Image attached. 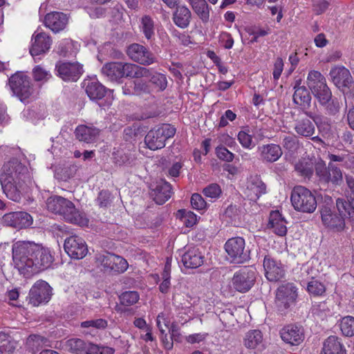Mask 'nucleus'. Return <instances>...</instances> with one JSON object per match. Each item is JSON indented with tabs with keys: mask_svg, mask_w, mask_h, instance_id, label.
Masks as SVG:
<instances>
[{
	"mask_svg": "<svg viewBox=\"0 0 354 354\" xmlns=\"http://www.w3.org/2000/svg\"><path fill=\"white\" fill-rule=\"evenodd\" d=\"M141 24L145 37L148 40L151 39L154 35L153 21L149 16L145 15L141 19Z\"/></svg>",
	"mask_w": 354,
	"mask_h": 354,
	"instance_id": "nucleus-46",
	"label": "nucleus"
},
{
	"mask_svg": "<svg viewBox=\"0 0 354 354\" xmlns=\"http://www.w3.org/2000/svg\"><path fill=\"white\" fill-rule=\"evenodd\" d=\"M14 350L15 346L10 337L4 333H0V354H12Z\"/></svg>",
	"mask_w": 354,
	"mask_h": 354,
	"instance_id": "nucleus-47",
	"label": "nucleus"
},
{
	"mask_svg": "<svg viewBox=\"0 0 354 354\" xmlns=\"http://www.w3.org/2000/svg\"><path fill=\"white\" fill-rule=\"evenodd\" d=\"M107 320L102 318L86 320L81 322L80 324V327L84 329L83 333L86 335H93V332L95 329L104 330L107 327Z\"/></svg>",
	"mask_w": 354,
	"mask_h": 354,
	"instance_id": "nucleus-39",
	"label": "nucleus"
},
{
	"mask_svg": "<svg viewBox=\"0 0 354 354\" xmlns=\"http://www.w3.org/2000/svg\"><path fill=\"white\" fill-rule=\"evenodd\" d=\"M49 340L44 336L32 334L26 339V345L31 350H39L44 346H48Z\"/></svg>",
	"mask_w": 354,
	"mask_h": 354,
	"instance_id": "nucleus-43",
	"label": "nucleus"
},
{
	"mask_svg": "<svg viewBox=\"0 0 354 354\" xmlns=\"http://www.w3.org/2000/svg\"><path fill=\"white\" fill-rule=\"evenodd\" d=\"M313 10L316 15L324 13L328 8L329 3L326 0H312Z\"/></svg>",
	"mask_w": 354,
	"mask_h": 354,
	"instance_id": "nucleus-63",
	"label": "nucleus"
},
{
	"mask_svg": "<svg viewBox=\"0 0 354 354\" xmlns=\"http://www.w3.org/2000/svg\"><path fill=\"white\" fill-rule=\"evenodd\" d=\"M203 194L207 198L217 199L221 195L222 190L218 184L211 183L203 189Z\"/></svg>",
	"mask_w": 354,
	"mask_h": 354,
	"instance_id": "nucleus-51",
	"label": "nucleus"
},
{
	"mask_svg": "<svg viewBox=\"0 0 354 354\" xmlns=\"http://www.w3.org/2000/svg\"><path fill=\"white\" fill-rule=\"evenodd\" d=\"M297 288L293 283H285L276 290L275 306L281 315H286L297 297Z\"/></svg>",
	"mask_w": 354,
	"mask_h": 354,
	"instance_id": "nucleus-9",
	"label": "nucleus"
},
{
	"mask_svg": "<svg viewBox=\"0 0 354 354\" xmlns=\"http://www.w3.org/2000/svg\"><path fill=\"white\" fill-rule=\"evenodd\" d=\"M307 290L310 294L315 296H319L325 292L326 288L320 281L312 279V280L308 283Z\"/></svg>",
	"mask_w": 354,
	"mask_h": 354,
	"instance_id": "nucleus-52",
	"label": "nucleus"
},
{
	"mask_svg": "<svg viewBox=\"0 0 354 354\" xmlns=\"http://www.w3.org/2000/svg\"><path fill=\"white\" fill-rule=\"evenodd\" d=\"M32 75L35 81L43 83L47 82L51 77V74L40 66H36L32 69Z\"/></svg>",
	"mask_w": 354,
	"mask_h": 354,
	"instance_id": "nucleus-53",
	"label": "nucleus"
},
{
	"mask_svg": "<svg viewBox=\"0 0 354 354\" xmlns=\"http://www.w3.org/2000/svg\"><path fill=\"white\" fill-rule=\"evenodd\" d=\"M28 178V168L17 159L13 158L6 162L2 167L0 183L6 196L19 202L26 192Z\"/></svg>",
	"mask_w": 354,
	"mask_h": 354,
	"instance_id": "nucleus-1",
	"label": "nucleus"
},
{
	"mask_svg": "<svg viewBox=\"0 0 354 354\" xmlns=\"http://www.w3.org/2000/svg\"><path fill=\"white\" fill-rule=\"evenodd\" d=\"M64 247L68 256L75 259L84 258L88 252L85 241L77 236L67 238L64 241Z\"/></svg>",
	"mask_w": 354,
	"mask_h": 354,
	"instance_id": "nucleus-18",
	"label": "nucleus"
},
{
	"mask_svg": "<svg viewBox=\"0 0 354 354\" xmlns=\"http://www.w3.org/2000/svg\"><path fill=\"white\" fill-rule=\"evenodd\" d=\"M320 354H346V353L339 339L331 335L324 341Z\"/></svg>",
	"mask_w": 354,
	"mask_h": 354,
	"instance_id": "nucleus-33",
	"label": "nucleus"
},
{
	"mask_svg": "<svg viewBox=\"0 0 354 354\" xmlns=\"http://www.w3.org/2000/svg\"><path fill=\"white\" fill-rule=\"evenodd\" d=\"M3 222L8 226L23 229L32 224V218L26 212H12L3 216Z\"/></svg>",
	"mask_w": 354,
	"mask_h": 354,
	"instance_id": "nucleus-19",
	"label": "nucleus"
},
{
	"mask_svg": "<svg viewBox=\"0 0 354 354\" xmlns=\"http://www.w3.org/2000/svg\"><path fill=\"white\" fill-rule=\"evenodd\" d=\"M263 341L262 333L259 330H253L246 333L244 344L250 349L256 348Z\"/></svg>",
	"mask_w": 354,
	"mask_h": 354,
	"instance_id": "nucleus-42",
	"label": "nucleus"
},
{
	"mask_svg": "<svg viewBox=\"0 0 354 354\" xmlns=\"http://www.w3.org/2000/svg\"><path fill=\"white\" fill-rule=\"evenodd\" d=\"M216 153L217 157L221 160L226 162H231L233 160L234 154L223 146L216 147Z\"/></svg>",
	"mask_w": 354,
	"mask_h": 354,
	"instance_id": "nucleus-59",
	"label": "nucleus"
},
{
	"mask_svg": "<svg viewBox=\"0 0 354 354\" xmlns=\"http://www.w3.org/2000/svg\"><path fill=\"white\" fill-rule=\"evenodd\" d=\"M76 138L86 143L94 142L99 136V129L86 125H79L75 131Z\"/></svg>",
	"mask_w": 354,
	"mask_h": 354,
	"instance_id": "nucleus-30",
	"label": "nucleus"
},
{
	"mask_svg": "<svg viewBox=\"0 0 354 354\" xmlns=\"http://www.w3.org/2000/svg\"><path fill=\"white\" fill-rule=\"evenodd\" d=\"M68 21V16L61 12H51L48 13L44 18L45 26L55 33L63 30Z\"/></svg>",
	"mask_w": 354,
	"mask_h": 354,
	"instance_id": "nucleus-22",
	"label": "nucleus"
},
{
	"mask_svg": "<svg viewBox=\"0 0 354 354\" xmlns=\"http://www.w3.org/2000/svg\"><path fill=\"white\" fill-rule=\"evenodd\" d=\"M263 268L267 279L277 282L284 278L285 269L280 261L276 260L271 255H266L263 259Z\"/></svg>",
	"mask_w": 354,
	"mask_h": 354,
	"instance_id": "nucleus-16",
	"label": "nucleus"
},
{
	"mask_svg": "<svg viewBox=\"0 0 354 354\" xmlns=\"http://www.w3.org/2000/svg\"><path fill=\"white\" fill-rule=\"evenodd\" d=\"M297 145L298 142L295 136H287L283 139V147L290 151H295L297 147Z\"/></svg>",
	"mask_w": 354,
	"mask_h": 354,
	"instance_id": "nucleus-61",
	"label": "nucleus"
},
{
	"mask_svg": "<svg viewBox=\"0 0 354 354\" xmlns=\"http://www.w3.org/2000/svg\"><path fill=\"white\" fill-rule=\"evenodd\" d=\"M204 256L198 248L189 249L183 256L182 262L187 268H197L204 262Z\"/></svg>",
	"mask_w": 354,
	"mask_h": 354,
	"instance_id": "nucleus-28",
	"label": "nucleus"
},
{
	"mask_svg": "<svg viewBox=\"0 0 354 354\" xmlns=\"http://www.w3.org/2000/svg\"><path fill=\"white\" fill-rule=\"evenodd\" d=\"M133 93L137 95L149 93V87L147 83L143 80H138L133 82Z\"/></svg>",
	"mask_w": 354,
	"mask_h": 354,
	"instance_id": "nucleus-60",
	"label": "nucleus"
},
{
	"mask_svg": "<svg viewBox=\"0 0 354 354\" xmlns=\"http://www.w3.org/2000/svg\"><path fill=\"white\" fill-rule=\"evenodd\" d=\"M191 204L194 209L198 210L204 209L207 206V203L203 196L197 193L192 194L191 197Z\"/></svg>",
	"mask_w": 354,
	"mask_h": 354,
	"instance_id": "nucleus-58",
	"label": "nucleus"
},
{
	"mask_svg": "<svg viewBox=\"0 0 354 354\" xmlns=\"http://www.w3.org/2000/svg\"><path fill=\"white\" fill-rule=\"evenodd\" d=\"M171 185L168 182L161 180L151 189L150 196L156 203L164 204L171 196Z\"/></svg>",
	"mask_w": 354,
	"mask_h": 354,
	"instance_id": "nucleus-23",
	"label": "nucleus"
},
{
	"mask_svg": "<svg viewBox=\"0 0 354 354\" xmlns=\"http://www.w3.org/2000/svg\"><path fill=\"white\" fill-rule=\"evenodd\" d=\"M84 86L88 96L93 101L103 99L108 91V89L96 80H84Z\"/></svg>",
	"mask_w": 354,
	"mask_h": 354,
	"instance_id": "nucleus-26",
	"label": "nucleus"
},
{
	"mask_svg": "<svg viewBox=\"0 0 354 354\" xmlns=\"http://www.w3.org/2000/svg\"><path fill=\"white\" fill-rule=\"evenodd\" d=\"M149 82L161 91H164L167 86V80L165 75L158 72H152L149 77Z\"/></svg>",
	"mask_w": 354,
	"mask_h": 354,
	"instance_id": "nucleus-45",
	"label": "nucleus"
},
{
	"mask_svg": "<svg viewBox=\"0 0 354 354\" xmlns=\"http://www.w3.org/2000/svg\"><path fill=\"white\" fill-rule=\"evenodd\" d=\"M315 170L321 185L326 186L331 184L333 186H339L343 183L342 170L333 162H329L326 166V163L321 160L316 163Z\"/></svg>",
	"mask_w": 354,
	"mask_h": 354,
	"instance_id": "nucleus-6",
	"label": "nucleus"
},
{
	"mask_svg": "<svg viewBox=\"0 0 354 354\" xmlns=\"http://www.w3.org/2000/svg\"><path fill=\"white\" fill-rule=\"evenodd\" d=\"M141 127L138 124H133L131 127H127L124 129V138L125 140L135 139L141 133Z\"/></svg>",
	"mask_w": 354,
	"mask_h": 354,
	"instance_id": "nucleus-56",
	"label": "nucleus"
},
{
	"mask_svg": "<svg viewBox=\"0 0 354 354\" xmlns=\"http://www.w3.org/2000/svg\"><path fill=\"white\" fill-rule=\"evenodd\" d=\"M247 190L248 197L250 200L255 201L266 193V185L259 177L255 176L248 182Z\"/></svg>",
	"mask_w": 354,
	"mask_h": 354,
	"instance_id": "nucleus-32",
	"label": "nucleus"
},
{
	"mask_svg": "<svg viewBox=\"0 0 354 354\" xmlns=\"http://www.w3.org/2000/svg\"><path fill=\"white\" fill-rule=\"evenodd\" d=\"M77 170V166L73 164L59 165L55 167V177L59 180L66 181L74 177Z\"/></svg>",
	"mask_w": 354,
	"mask_h": 354,
	"instance_id": "nucleus-36",
	"label": "nucleus"
},
{
	"mask_svg": "<svg viewBox=\"0 0 354 354\" xmlns=\"http://www.w3.org/2000/svg\"><path fill=\"white\" fill-rule=\"evenodd\" d=\"M320 214L324 225L329 230L340 232L345 227V221L339 214L332 211L330 207L324 205L321 207Z\"/></svg>",
	"mask_w": 354,
	"mask_h": 354,
	"instance_id": "nucleus-15",
	"label": "nucleus"
},
{
	"mask_svg": "<svg viewBox=\"0 0 354 354\" xmlns=\"http://www.w3.org/2000/svg\"><path fill=\"white\" fill-rule=\"evenodd\" d=\"M319 84V85H313V88H310V91L318 100L319 104H322V103H325L326 100H330L333 95L326 82H321Z\"/></svg>",
	"mask_w": 354,
	"mask_h": 354,
	"instance_id": "nucleus-40",
	"label": "nucleus"
},
{
	"mask_svg": "<svg viewBox=\"0 0 354 354\" xmlns=\"http://www.w3.org/2000/svg\"><path fill=\"white\" fill-rule=\"evenodd\" d=\"M176 129L170 124H164L151 129L145 138L147 148L155 151L165 146V142L175 135Z\"/></svg>",
	"mask_w": 354,
	"mask_h": 354,
	"instance_id": "nucleus-7",
	"label": "nucleus"
},
{
	"mask_svg": "<svg viewBox=\"0 0 354 354\" xmlns=\"http://www.w3.org/2000/svg\"><path fill=\"white\" fill-rule=\"evenodd\" d=\"M46 207L48 211L62 216L69 223L78 225H85L88 223V220L75 208V205L64 197L55 195L48 198Z\"/></svg>",
	"mask_w": 354,
	"mask_h": 354,
	"instance_id": "nucleus-2",
	"label": "nucleus"
},
{
	"mask_svg": "<svg viewBox=\"0 0 354 354\" xmlns=\"http://www.w3.org/2000/svg\"><path fill=\"white\" fill-rule=\"evenodd\" d=\"M97 202L101 207H107L111 203V194L107 190H102L98 195Z\"/></svg>",
	"mask_w": 354,
	"mask_h": 354,
	"instance_id": "nucleus-64",
	"label": "nucleus"
},
{
	"mask_svg": "<svg viewBox=\"0 0 354 354\" xmlns=\"http://www.w3.org/2000/svg\"><path fill=\"white\" fill-rule=\"evenodd\" d=\"M57 75L64 81H77L83 73L82 66L78 62H58L55 66Z\"/></svg>",
	"mask_w": 354,
	"mask_h": 354,
	"instance_id": "nucleus-17",
	"label": "nucleus"
},
{
	"mask_svg": "<svg viewBox=\"0 0 354 354\" xmlns=\"http://www.w3.org/2000/svg\"><path fill=\"white\" fill-rule=\"evenodd\" d=\"M295 169L301 174V176L310 178L313 174V169L311 165L308 163H299L295 165Z\"/></svg>",
	"mask_w": 354,
	"mask_h": 354,
	"instance_id": "nucleus-62",
	"label": "nucleus"
},
{
	"mask_svg": "<svg viewBox=\"0 0 354 354\" xmlns=\"http://www.w3.org/2000/svg\"><path fill=\"white\" fill-rule=\"evenodd\" d=\"M121 62H113L104 64L102 69V74L113 82H118L122 79Z\"/></svg>",
	"mask_w": 354,
	"mask_h": 354,
	"instance_id": "nucleus-35",
	"label": "nucleus"
},
{
	"mask_svg": "<svg viewBox=\"0 0 354 354\" xmlns=\"http://www.w3.org/2000/svg\"><path fill=\"white\" fill-rule=\"evenodd\" d=\"M258 151L260 159L263 162L268 163L276 162L283 154L280 145L272 143L259 146Z\"/></svg>",
	"mask_w": 354,
	"mask_h": 354,
	"instance_id": "nucleus-24",
	"label": "nucleus"
},
{
	"mask_svg": "<svg viewBox=\"0 0 354 354\" xmlns=\"http://www.w3.org/2000/svg\"><path fill=\"white\" fill-rule=\"evenodd\" d=\"M192 19V13L188 8L184 6H177L173 14L174 23L180 28L189 26Z\"/></svg>",
	"mask_w": 354,
	"mask_h": 354,
	"instance_id": "nucleus-31",
	"label": "nucleus"
},
{
	"mask_svg": "<svg viewBox=\"0 0 354 354\" xmlns=\"http://www.w3.org/2000/svg\"><path fill=\"white\" fill-rule=\"evenodd\" d=\"M127 54L133 62L143 66H149L157 62V58L146 46L133 43L127 48Z\"/></svg>",
	"mask_w": 354,
	"mask_h": 354,
	"instance_id": "nucleus-12",
	"label": "nucleus"
},
{
	"mask_svg": "<svg viewBox=\"0 0 354 354\" xmlns=\"http://www.w3.org/2000/svg\"><path fill=\"white\" fill-rule=\"evenodd\" d=\"M139 299V295L136 291H126L120 296V304L123 306H131Z\"/></svg>",
	"mask_w": 354,
	"mask_h": 354,
	"instance_id": "nucleus-50",
	"label": "nucleus"
},
{
	"mask_svg": "<svg viewBox=\"0 0 354 354\" xmlns=\"http://www.w3.org/2000/svg\"><path fill=\"white\" fill-rule=\"evenodd\" d=\"M225 250L234 263H243L250 259V251L245 248V242L242 237L229 239L225 244Z\"/></svg>",
	"mask_w": 354,
	"mask_h": 354,
	"instance_id": "nucleus-11",
	"label": "nucleus"
},
{
	"mask_svg": "<svg viewBox=\"0 0 354 354\" xmlns=\"http://www.w3.org/2000/svg\"><path fill=\"white\" fill-rule=\"evenodd\" d=\"M88 342L80 338H71L66 342V348L73 354H86Z\"/></svg>",
	"mask_w": 354,
	"mask_h": 354,
	"instance_id": "nucleus-41",
	"label": "nucleus"
},
{
	"mask_svg": "<svg viewBox=\"0 0 354 354\" xmlns=\"http://www.w3.org/2000/svg\"><path fill=\"white\" fill-rule=\"evenodd\" d=\"M301 80H297L293 87L295 92L292 96L293 102L299 106L304 114L312 119L317 126L321 122L322 116L315 112L308 111L311 106L312 97L310 91L305 86H301Z\"/></svg>",
	"mask_w": 354,
	"mask_h": 354,
	"instance_id": "nucleus-8",
	"label": "nucleus"
},
{
	"mask_svg": "<svg viewBox=\"0 0 354 354\" xmlns=\"http://www.w3.org/2000/svg\"><path fill=\"white\" fill-rule=\"evenodd\" d=\"M255 279L256 273L252 269L243 268L234 273L232 285L237 291L245 292L253 286Z\"/></svg>",
	"mask_w": 354,
	"mask_h": 354,
	"instance_id": "nucleus-14",
	"label": "nucleus"
},
{
	"mask_svg": "<svg viewBox=\"0 0 354 354\" xmlns=\"http://www.w3.org/2000/svg\"><path fill=\"white\" fill-rule=\"evenodd\" d=\"M281 339L291 345H299L304 339V328L295 324L284 326L280 330Z\"/></svg>",
	"mask_w": 354,
	"mask_h": 354,
	"instance_id": "nucleus-21",
	"label": "nucleus"
},
{
	"mask_svg": "<svg viewBox=\"0 0 354 354\" xmlns=\"http://www.w3.org/2000/svg\"><path fill=\"white\" fill-rule=\"evenodd\" d=\"M194 12L203 23H207L209 19V6L206 0H189Z\"/></svg>",
	"mask_w": 354,
	"mask_h": 354,
	"instance_id": "nucleus-38",
	"label": "nucleus"
},
{
	"mask_svg": "<svg viewBox=\"0 0 354 354\" xmlns=\"http://www.w3.org/2000/svg\"><path fill=\"white\" fill-rule=\"evenodd\" d=\"M339 328L344 336L352 337L354 335V317L346 316L339 322Z\"/></svg>",
	"mask_w": 354,
	"mask_h": 354,
	"instance_id": "nucleus-44",
	"label": "nucleus"
},
{
	"mask_svg": "<svg viewBox=\"0 0 354 354\" xmlns=\"http://www.w3.org/2000/svg\"><path fill=\"white\" fill-rule=\"evenodd\" d=\"M290 200L294 209L302 213H313L317 208L315 195L303 186H296L291 192Z\"/></svg>",
	"mask_w": 354,
	"mask_h": 354,
	"instance_id": "nucleus-4",
	"label": "nucleus"
},
{
	"mask_svg": "<svg viewBox=\"0 0 354 354\" xmlns=\"http://www.w3.org/2000/svg\"><path fill=\"white\" fill-rule=\"evenodd\" d=\"M52 288L45 281H37L29 292V303L38 306L42 303H47L52 295Z\"/></svg>",
	"mask_w": 354,
	"mask_h": 354,
	"instance_id": "nucleus-13",
	"label": "nucleus"
},
{
	"mask_svg": "<svg viewBox=\"0 0 354 354\" xmlns=\"http://www.w3.org/2000/svg\"><path fill=\"white\" fill-rule=\"evenodd\" d=\"M136 65L131 63L121 62L122 78L124 77L134 78Z\"/></svg>",
	"mask_w": 354,
	"mask_h": 354,
	"instance_id": "nucleus-57",
	"label": "nucleus"
},
{
	"mask_svg": "<svg viewBox=\"0 0 354 354\" xmlns=\"http://www.w3.org/2000/svg\"><path fill=\"white\" fill-rule=\"evenodd\" d=\"M320 105L324 106L326 114L328 115H335L340 110L339 102L336 97H332L330 100H326L325 103H322Z\"/></svg>",
	"mask_w": 354,
	"mask_h": 354,
	"instance_id": "nucleus-48",
	"label": "nucleus"
},
{
	"mask_svg": "<svg viewBox=\"0 0 354 354\" xmlns=\"http://www.w3.org/2000/svg\"><path fill=\"white\" fill-rule=\"evenodd\" d=\"M114 351L111 347L88 342L86 354H113Z\"/></svg>",
	"mask_w": 354,
	"mask_h": 354,
	"instance_id": "nucleus-49",
	"label": "nucleus"
},
{
	"mask_svg": "<svg viewBox=\"0 0 354 354\" xmlns=\"http://www.w3.org/2000/svg\"><path fill=\"white\" fill-rule=\"evenodd\" d=\"M39 244L32 241H18L12 246V259L15 267L24 274L30 273L33 259L39 253Z\"/></svg>",
	"mask_w": 354,
	"mask_h": 354,
	"instance_id": "nucleus-3",
	"label": "nucleus"
},
{
	"mask_svg": "<svg viewBox=\"0 0 354 354\" xmlns=\"http://www.w3.org/2000/svg\"><path fill=\"white\" fill-rule=\"evenodd\" d=\"M96 263L104 273L117 275L124 273L129 267L127 261L122 257L111 252L98 254Z\"/></svg>",
	"mask_w": 354,
	"mask_h": 354,
	"instance_id": "nucleus-5",
	"label": "nucleus"
},
{
	"mask_svg": "<svg viewBox=\"0 0 354 354\" xmlns=\"http://www.w3.org/2000/svg\"><path fill=\"white\" fill-rule=\"evenodd\" d=\"M114 160L115 164L122 166V165H132L134 158L131 156V154L125 153L123 152L118 151L114 155Z\"/></svg>",
	"mask_w": 354,
	"mask_h": 354,
	"instance_id": "nucleus-54",
	"label": "nucleus"
},
{
	"mask_svg": "<svg viewBox=\"0 0 354 354\" xmlns=\"http://www.w3.org/2000/svg\"><path fill=\"white\" fill-rule=\"evenodd\" d=\"M39 253L33 259L34 266L30 270V273L46 269L53 261V257L48 248L39 245Z\"/></svg>",
	"mask_w": 354,
	"mask_h": 354,
	"instance_id": "nucleus-27",
	"label": "nucleus"
},
{
	"mask_svg": "<svg viewBox=\"0 0 354 354\" xmlns=\"http://www.w3.org/2000/svg\"><path fill=\"white\" fill-rule=\"evenodd\" d=\"M269 225L273 232L279 236H283L287 233L286 221L279 211H272L270 213Z\"/></svg>",
	"mask_w": 354,
	"mask_h": 354,
	"instance_id": "nucleus-34",
	"label": "nucleus"
},
{
	"mask_svg": "<svg viewBox=\"0 0 354 354\" xmlns=\"http://www.w3.org/2000/svg\"><path fill=\"white\" fill-rule=\"evenodd\" d=\"M307 81L310 89L313 88V85H319L321 82L326 83L325 77L316 71H312L308 73Z\"/></svg>",
	"mask_w": 354,
	"mask_h": 354,
	"instance_id": "nucleus-55",
	"label": "nucleus"
},
{
	"mask_svg": "<svg viewBox=\"0 0 354 354\" xmlns=\"http://www.w3.org/2000/svg\"><path fill=\"white\" fill-rule=\"evenodd\" d=\"M9 86L15 95L25 102L34 92L30 77L21 72H17L9 78Z\"/></svg>",
	"mask_w": 354,
	"mask_h": 354,
	"instance_id": "nucleus-10",
	"label": "nucleus"
},
{
	"mask_svg": "<svg viewBox=\"0 0 354 354\" xmlns=\"http://www.w3.org/2000/svg\"><path fill=\"white\" fill-rule=\"evenodd\" d=\"M330 76L333 82L339 88H352L354 81L350 71L344 66H335L330 71Z\"/></svg>",
	"mask_w": 354,
	"mask_h": 354,
	"instance_id": "nucleus-20",
	"label": "nucleus"
},
{
	"mask_svg": "<svg viewBox=\"0 0 354 354\" xmlns=\"http://www.w3.org/2000/svg\"><path fill=\"white\" fill-rule=\"evenodd\" d=\"M309 118H305L296 120L295 130L297 134L310 138L315 133V125Z\"/></svg>",
	"mask_w": 354,
	"mask_h": 354,
	"instance_id": "nucleus-37",
	"label": "nucleus"
},
{
	"mask_svg": "<svg viewBox=\"0 0 354 354\" xmlns=\"http://www.w3.org/2000/svg\"><path fill=\"white\" fill-rule=\"evenodd\" d=\"M30 53L32 57L46 53L52 43L50 37L45 32H39L33 35Z\"/></svg>",
	"mask_w": 354,
	"mask_h": 354,
	"instance_id": "nucleus-25",
	"label": "nucleus"
},
{
	"mask_svg": "<svg viewBox=\"0 0 354 354\" xmlns=\"http://www.w3.org/2000/svg\"><path fill=\"white\" fill-rule=\"evenodd\" d=\"M336 207L340 216L348 219L354 223V198L351 196V199L338 198L336 200Z\"/></svg>",
	"mask_w": 354,
	"mask_h": 354,
	"instance_id": "nucleus-29",
	"label": "nucleus"
}]
</instances>
